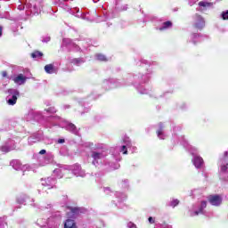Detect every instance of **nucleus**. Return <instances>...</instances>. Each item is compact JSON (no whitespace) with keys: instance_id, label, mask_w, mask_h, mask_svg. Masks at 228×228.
<instances>
[{"instance_id":"nucleus-1","label":"nucleus","mask_w":228,"mask_h":228,"mask_svg":"<svg viewBox=\"0 0 228 228\" xmlns=\"http://www.w3.org/2000/svg\"><path fill=\"white\" fill-rule=\"evenodd\" d=\"M67 209L70 211L66 214L68 218H74V216H77V215L83 213V208L79 207H67Z\"/></svg>"},{"instance_id":"nucleus-2","label":"nucleus","mask_w":228,"mask_h":228,"mask_svg":"<svg viewBox=\"0 0 228 228\" xmlns=\"http://www.w3.org/2000/svg\"><path fill=\"white\" fill-rule=\"evenodd\" d=\"M193 20L194 28H196L197 29H202V28L206 26V21L204 20V18L200 16V14H195Z\"/></svg>"},{"instance_id":"nucleus-3","label":"nucleus","mask_w":228,"mask_h":228,"mask_svg":"<svg viewBox=\"0 0 228 228\" xmlns=\"http://www.w3.org/2000/svg\"><path fill=\"white\" fill-rule=\"evenodd\" d=\"M208 200L211 206H220L222 204V196L218 194L209 195Z\"/></svg>"},{"instance_id":"nucleus-4","label":"nucleus","mask_w":228,"mask_h":228,"mask_svg":"<svg viewBox=\"0 0 228 228\" xmlns=\"http://www.w3.org/2000/svg\"><path fill=\"white\" fill-rule=\"evenodd\" d=\"M27 80L28 77H26L23 74H20L12 79L16 85H24Z\"/></svg>"},{"instance_id":"nucleus-5","label":"nucleus","mask_w":228,"mask_h":228,"mask_svg":"<svg viewBox=\"0 0 228 228\" xmlns=\"http://www.w3.org/2000/svg\"><path fill=\"white\" fill-rule=\"evenodd\" d=\"M72 217H68V219L64 222V228H77V224Z\"/></svg>"},{"instance_id":"nucleus-6","label":"nucleus","mask_w":228,"mask_h":228,"mask_svg":"<svg viewBox=\"0 0 228 228\" xmlns=\"http://www.w3.org/2000/svg\"><path fill=\"white\" fill-rule=\"evenodd\" d=\"M20 94L19 93V91L14 90V93H13V95H12V99H9L8 102H7L8 104L10 106H14V104H17V99H18Z\"/></svg>"},{"instance_id":"nucleus-7","label":"nucleus","mask_w":228,"mask_h":228,"mask_svg":"<svg viewBox=\"0 0 228 228\" xmlns=\"http://www.w3.org/2000/svg\"><path fill=\"white\" fill-rule=\"evenodd\" d=\"M45 70L46 74H54L56 73V69L54 68V64H47L45 66Z\"/></svg>"},{"instance_id":"nucleus-8","label":"nucleus","mask_w":228,"mask_h":228,"mask_svg":"<svg viewBox=\"0 0 228 228\" xmlns=\"http://www.w3.org/2000/svg\"><path fill=\"white\" fill-rule=\"evenodd\" d=\"M193 163L196 168H200V167H202L204 164V159L201 157H195Z\"/></svg>"},{"instance_id":"nucleus-9","label":"nucleus","mask_w":228,"mask_h":228,"mask_svg":"<svg viewBox=\"0 0 228 228\" xmlns=\"http://www.w3.org/2000/svg\"><path fill=\"white\" fill-rule=\"evenodd\" d=\"M173 23L172 21L168 20V21H165L162 23V27H160L159 29V31H165V29H168V28H172Z\"/></svg>"},{"instance_id":"nucleus-10","label":"nucleus","mask_w":228,"mask_h":228,"mask_svg":"<svg viewBox=\"0 0 228 228\" xmlns=\"http://www.w3.org/2000/svg\"><path fill=\"white\" fill-rule=\"evenodd\" d=\"M91 158H93L94 161H97V159H101L102 158V153L97 152V151H92Z\"/></svg>"},{"instance_id":"nucleus-11","label":"nucleus","mask_w":228,"mask_h":228,"mask_svg":"<svg viewBox=\"0 0 228 228\" xmlns=\"http://www.w3.org/2000/svg\"><path fill=\"white\" fill-rule=\"evenodd\" d=\"M44 56V53L40 51H35L31 53V58H42Z\"/></svg>"},{"instance_id":"nucleus-12","label":"nucleus","mask_w":228,"mask_h":228,"mask_svg":"<svg viewBox=\"0 0 228 228\" xmlns=\"http://www.w3.org/2000/svg\"><path fill=\"white\" fill-rule=\"evenodd\" d=\"M96 58L99 61H108V58H106V56L102 53H98Z\"/></svg>"},{"instance_id":"nucleus-13","label":"nucleus","mask_w":228,"mask_h":228,"mask_svg":"<svg viewBox=\"0 0 228 228\" xmlns=\"http://www.w3.org/2000/svg\"><path fill=\"white\" fill-rule=\"evenodd\" d=\"M2 152H4L5 154L10 152V146L8 145H4L1 147Z\"/></svg>"},{"instance_id":"nucleus-14","label":"nucleus","mask_w":228,"mask_h":228,"mask_svg":"<svg viewBox=\"0 0 228 228\" xmlns=\"http://www.w3.org/2000/svg\"><path fill=\"white\" fill-rule=\"evenodd\" d=\"M179 200H173L170 203L171 208H175L176 206H179Z\"/></svg>"},{"instance_id":"nucleus-15","label":"nucleus","mask_w":228,"mask_h":228,"mask_svg":"<svg viewBox=\"0 0 228 228\" xmlns=\"http://www.w3.org/2000/svg\"><path fill=\"white\" fill-rule=\"evenodd\" d=\"M207 206H208L207 201H201V206L200 208V213H202V211H204V208H206Z\"/></svg>"},{"instance_id":"nucleus-16","label":"nucleus","mask_w":228,"mask_h":228,"mask_svg":"<svg viewBox=\"0 0 228 228\" xmlns=\"http://www.w3.org/2000/svg\"><path fill=\"white\" fill-rule=\"evenodd\" d=\"M199 6H202L203 8H206V6H211V4L201 1L199 3Z\"/></svg>"},{"instance_id":"nucleus-17","label":"nucleus","mask_w":228,"mask_h":228,"mask_svg":"<svg viewBox=\"0 0 228 228\" xmlns=\"http://www.w3.org/2000/svg\"><path fill=\"white\" fill-rule=\"evenodd\" d=\"M68 129L69 131H76V125H74L72 123L68 124Z\"/></svg>"},{"instance_id":"nucleus-18","label":"nucleus","mask_w":228,"mask_h":228,"mask_svg":"<svg viewBox=\"0 0 228 228\" xmlns=\"http://www.w3.org/2000/svg\"><path fill=\"white\" fill-rule=\"evenodd\" d=\"M223 20H228V11L222 12Z\"/></svg>"},{"instance_id":"nucleus-19","label":"nucleus","mask_w":228,"mask_h":228,"mask_svg":"<svg viewBox=\"0 0 228 228\" xmlns=\"http://www.w3.org/2000/svg\"><path fill=\"white\" fill-rule=\"evenodd\" d=\"M121 152H122L123 154H127V147H126V145H123V146L121 147Z\"/></svg>"},{"instance_id":"nucleus-20","label":"nucleus","mask_w":228,"mask_h":228,"mask_svg":"<svg viewBox=\"0 0 228 228\" xmlns=\"http://www.w3.org/2000/svg\"><path fill=\"white\" fill-rule=\"evenodd\" d=\"M73 63H74L75 65H77L78 63H81V59H74V60H73Z\"/></svg>"},{"instance_id":"nucleus-21","label":"nucleus","mask_w":228,"mask_h":228,"mask_svg":"<svg viewBox=\"0 0 228 228\" xmlns=\"http://www.w3.org/2000/svg\"><path fill=\"white\" fill-rule=\"evenodd\" d=\"M2 77H8V72L6 71H1Z\"/></svg>"},{"instance_id":"nucleus-22","label":"nucleus","mask_w":228,"mask_h":228,"mask_svg":"<svg viewBox=\"0 0 228 228\" xmlns=\"http://www.w3.org/2000/svg\"><path fill=\"white\" fill-rule=\"evenodd\" d=\"M221 172H227V165H224L221 167Z\"/></svg>"},{"instance_id":"nucleus-23","label":"nucleus","mask_w":228,"mask_h":228,"mask_svg":"<svg viewBox=\"0 0 228 228\" xmlns=\"http://www.w3.org/2000/svg\"><path fill=\"white\" fill-rule=\"evenodd\" d=\"M46 111H48V112H50V113H56V110H54L53 108H48V109L46 110Z\"/></svg>"},{"instance_id":"nucleus-24","label":"nucleus","mask_w":228,"mask_h":228,"mask_svg":"<svg viewBox=\"0 0 228 228\" xmlns=\"http://www.w3.org/2000/svg\"><path fill=\"white\" fill-rule=\"evenodd\" d=\"M157 134H158V136H159H159L161 135V134H163V130L160 128V129H159L158 131H157Z\"/></svg>"},{"instance_id":"nucleus-25","label":"nucleus","mask_w":228,"mask_h":228,"mask_svg":"<svg viewBox=\"0 0 228 228\" xmlns=\"http://www.w3.org/2000/svg\"><path fill=\"white\" fill-rule=\"evenodd\" d=\"M148 220H149L150 224H154V222H155L152 217H149Z\"/></svg>"},{"instance_id":"nucleus-26","label":"nucleus","mask_w":228,"mask_h":228,"mask_svg":"<svg viewBox=\"0 0 228 228\" xmlns=\"http://www.w3.org/2000/svg\"><path fill=\"white\" fill-rule=\"evenodd\" d=\"M45 152H46L45 150H41V151H39V154L43 155V154H45Z\"/></svg>"},{"instance_id":"nucleus-27","label":"nucleus","mask_w":228,"mask_h":228,"mask_svg":"<svg viewBox=\"0 0 228 228\" xmlns=\"http://www.w3.org/2000/svg\"><path fill=\"white\" fill-rule=\"evenodd\" d=\"M59 143H65V139H59Z\"/></svg>"},{"instance_id":"nucleus-28","label":"nucleus","mask_w":228,"mask_h":228,"mask_svg":"<svg viewBox=\"0 0 228 228\" xmlns=\"http://www.w3.org/2000/svg\"><path fill=\"white\" fill-rule=\"evenodd\" d=\"M0 37H3V28L0 27Z\"/></svg>"},{"instance_id":"nucleus-29","label":"nucleus","mask_w":228,"mask_h":228,"mask_svg":"<svg viewBox=\"0 0 228 228\" xmlns=\"http://www.w3.org/2000/svg\"><path fill=\"white\" fill-rule=\"evenodd\" d=\"M200 213H202V212H200V211H195V212H194V214H195V215H199Z\"/></svg>"},{"instance_id":"nucleus-30","label":"nucleus","mask_w":228,"mask_h":228,"mask_svg":"<svg viewBox=\"0 0 228 228\" xmlns=\"http://www.w3.org/2000/svg\"><path fill=\"white\" fill-rule=\"evenodd\" d=\"M224 156H228V152L226 151V152H224Z\"/></svg>"},{"instance_id":"nucleus-31","label":"nucleus","mask_w":228,"mask_h":228,"mask_svg":"<svg viewBox=\"0 0 228 228\" xmlns=\"http://www.w3.org/2000/svg\"><path fill=\"white\" fill-rule=\"evenodd\" d=\"M133 225V227H136V225H134V224H132Z\"/></svg>"}]
</instances>
